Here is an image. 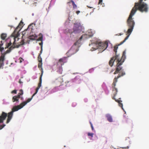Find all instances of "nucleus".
I'll list each match as a JSON object with an SVG mask.
<instances>
[{
    "mask_svg": "<svg viewBox=\"0 0 149 149\" xmlns=\"http://www.w3.org/2000/svg\"><path fill=\"white\" fill-rule=\"evenodd\" d=\"M93 35V34L91 33V34H84L83 35L79 38V39L77 42H75L74 45L76 46L79 44L81 40L83 39V38H87L91 37Z\"/></svg>",
    "mask_w": 149,
    "mask_h": 149,
    "instance_id": "nucleus-9",
    "label": "nucleus"
},
{
    "mask_svg": "<svg viewBox=\"0 0 149 149\" xmlns=\"http://www.w3.org/2000/svg\"><path fill=\"white\" fill-rule=\"evenodd\" d=\"M19 100L16 96H13L12 98V101L13 102H19Z\"/></svg>",
    "mask_w": 149,
    "mask_h": 149,
    "instance_id": "nucleus-18",
    "label": "nucleus"
},
{
    "mask_svg": "<svg viewBox=\"0 0 149 149\" xmlns=\"http://www.w3.org/2000/svg\"><path fill=\"white\" fill-rule=\"evenodd\" d=\"M39 45L41 46V47H42V44H43V42L42 41H41V42L40 43H39Z\"/></svg>",
    "mask_w": 149,
    "mask_h": 149,
    "instance_id": "nucleus-32",
    "label": "nucleus"
},
{
    "mask_svg": "<svg viewBox=\"0 0 149 149\" xmlns=\"http://www.w3.org/2000/svg\"><path fill=\"white\" fill-rule=\"evenodd\" d=\"M134 14V13L131 11L129 16L127 20V25L129 28L127 33L129 35L125 38V39L122 41L119 45L123 44L128 39L130 35L133 30V27L135 25V22L132 17Z\"/></svg>",
    "mask_w": 149,
    "mask_h": 149,
    "instance_id": "nucleus-2",
    "label": "nucleus"
},
{
    "mask_svg": "<svg viewBox=\"0 0 149 149\" xmlns=\"http://www.w3.org/2000/svg\"><path fill=\"white\" fill-rule=\"evenodd\" d=\"M41 50L40 51V54L42 53V47H41Z\"/></svg>",
    "mask_w": 149,
    "mask_h": 149,
    "instance_id": "nucleus-35",
    "label": "nucleus"
},
{
    "mask_svg": "<svg viewBox=\"0 0 149 149\" xmlns=\"http://www.w3.org/2000/svg\"><path fill=\"white\" fill-rule=\"evenodd\" d=\"M29 26L28 27H29ZM29 28H28L27 29H25L24 31L22 32V34L23 35V36L25 35V34L27 33V31L28 30Z\"/></svg>",
    "mask_w": 149,
    "mask_h": 149,
    "instance_id": "nucleus-22",
    "label": "nucleus"
},
{
    "mask_svg": "<svg viewBox=\"0 0 149 149\" xmlns=\"http://www.w3.org/2000/svg\"><path fill=\"white\" fill-rule=\"evenodd\" d=\"M22 26L19 24V25L16 28L14 32L13 33V34L14 36V37L13 39L14 40V41L13 44V46H14V47L13 46L10 47L9 49L10 50L13 49L14 48L16 47L15 46V39L16 38H17L19 34V32L20 30L21 29Z\"/></svg>",
    "mask_w": 149,
    "mask_h": 149,
    "instance_id": "nucleus-5",
    "label": "nucleus"
},
{
    "mask_svg": "<svg viewBox=\"0 0 149 149\" xmlns=\"http://www.w3.org/2000/svg\"><path fill=\"white\" fill-rule=\"evenodd\" d=\"M15 96H16L18 99H19V98H21V96H20L19 95H17Z\"/></svg>",
    "mask_w": 149,
    "mask_h": 149,
    "instance_id": "nucleus-31",
    "label": "nucleus"
},
{
    "mask_svg": "<svg viewBox=\"0 0 149 149\" xmlns=\"http://www.w3.org/2000/svg\"><path fill=\"white\" fill-rule=\"evenodd\" d=\"M89 7L90 8H92V7Z\"/></svg>",
    "mask_w": 149,
    "mask_h": 149,
    "instance_id": "nucleus-43",
    "label": "nucleus"
},
{
    "mask_svg": "<svg viewBox=\"0 0 149 149\" xmlns=\"http://www.w3.org/2000/svg\"><path fill=\"white\" fill-rule=\"evenodd\" d=\"M39 63L38 65V68H39V70L41 71V75H42L43 74V68H42V62H39Z\"/></svg>",
    "mask_w": 149,
    "mask_h": 149,
    "instance_id": "nucleus-15",
    "label": "nucleus"
},
{
    "mask_svg": "<svg viewBox=\"0 0 149 149\" xmlns=\"http://www.w3.org/2000/svg\"><path fill=\"white\" fill-rule=\"evenodd\" d=\"M106 116L107 118V120L110 122H113V119L112 116L109 114H107L106 115Z\"/></svg>",
    "mask_w": 149,
    "mask_h": 149,
    "instance_id": "nucleus-14",
    "label": "nucleus"
},
{
    "mask_svg": "<svg viewBox=\"0 0 149 149\" xmlns=\"http://www.w3.org/2000/svg\"><path fill=\"white\" fill-rule=\"evenodd\" d=\"M39 36H40V37H39L37 40V41H42L43 40V37L42 34L41 33L39 34Z\"/></svg>",
    "mask_w": 149,
    "mask_h": 149,
    "instance_id": "nucleus-20",
    "label": "nucleus"
},
{
    "mask_svg": "<svg viewBox=\"0 0 149 149\" xmlns=\"http://www.w3.org/2000/svg\"><path fill=\"white\" fill-rule=\"evenodd\" d=\"M94 134L93 133H88V135L89 136H91L92 137H93Z\"/></svg>",
    "mask_w": 149,
    "mask_h": 149,
    "instance_id": "nucleus-24",
    "label": "nucleus"
},
{
    "mask_svg": "<svg viewBox=\"0 0 149 149\" xmlns=\"http://www.w3.org/2000/svg\"><path fill=\"white\" fill-rule=\"evenodd\" d=\"M32 100V98H28L26 101L21 103L19 105L13 107L12 109V111L13 113L20 109L25 106L29 102Z\"/></svg>",
    "mask_w": 149,
    "mask_h": 149,
    "instance_id": "nucleus-6",
    "label": "nucleus"
},
{
    "mask_svg": "<svg viewBox=\"0 0 149 149\" xmlns=\"http://www.w3.org/2000/svg\"><path fill=\"white\" fill-rule=\"evenodd\" d=\"M67 57H63L60 59L56 64L57 70V72L60 74H62L63 71L62 66L67 62Z\"/></svg>",
    "mask_w": 149,
    "mask_h": 149,
    "instance_id": "nucleus-3",
    "label": "nucleus"
},
{
    "mask_svg": "<svg viewBox=\"0 0 149 149\" xmlns=\"http://www.w3.org/2000/svg\"><path fill=\"white\" fill-rule=\"evenodd\" d=\"M122 42H121L120 44H119L118 45H116L115 46H114V52H116V53L117 52V49L118 48V46H119V45L120 44V43ZM117 55L116 54V55Z\"/></svg>",
    "mask_w": 149,
    "mask_h": 149,
    "instance_id": "nucleus-21",
    "label": "nucleus"
},
{
    "mask_svg": "<svg viewBox=\"0 0 149 149\" xmlns=\"http://www.w3.org/2000/svg\"><path fill=\"white\" fill-rule=\"evenodd\" d=\"M38 60L39 62H42V59L40 56V54H39L38 57Z\"/></svg>",
    "mask_w": 149,
    "mask_h": 149,
    "instance_id": "nucleus-23",
    "label": "nucleus"
},
{
    "mask_svg": "<svg viewBox=\"0 0 149 149\" xmlns=\"http://www.w3.org/2000/svg\"><path fill=\"white\" fill-rule=\"evenodd\" d=\"M116 86V85L114 86H113V84H112V86L113 88L112 91H115V92L114 93V96L112 97V98L113 99L115 100L116 102H118V103L119 106L121 107L122 108V109H123V104L121 103L122 101L120 100L121 98H119V100H116L115 98V96L117 95L118 92L117 89L115 87Z\"/></svg>",
    "mask_w": 149,
    "mask_h": 149,
    "instance_id": "nucleus-7",
    "label": "nucleus"
},
{
    "mask_svg": "<svg viewBox=\"0 0 149 149\" xmlns=\"http://www.w3.org/2000/svg\"><path fill=\"white\" fill-rule=\"evenodd\" d=\"M21 99L22 100H23V97H21Z\"/></svg>",
    "mask_w": 149,
    "mask_h": 149,
    "instance_id": "nucleus-41",
    "label": "nucleus"
},
{
    "mask_svg": "<svg viewBox=\"0 0 149 149\" xmlns=\"http://www.w3.org/2000/svg\"><path fill=\"white\" fill-rule=\"evenodd\" d=\"M102 0H99V2L98 3L99 4H100V5H102Z\"/></svg>",
    "mask_w": 149,
    "mask_h": 149,
    "instance_id": "nucleus-30",
    "label": "nucleus"
},
{
    "mask_svg": "<svg viewBox=\"0 0 149 149\" xmlns=\"http://www.w3.org/2000/svg\"><path fill=\"white\" fill-rule=\"evenodd\" d=\"M123 34V33H119L118 34H116V35L117 36V35H118V36H120L121 35H122Z\"/></svg>",
    "mask_w": 149,
    "mask_h": 149,
    "instance_id": "nucleus-36",
    "label": "nucleus"
},
{
    "mask_svg": "<svg viewBox=\"0 0 149 149\" xmlns=\"http://www.w3.org/2000/svg\"><path fill=\"white\" fill-rule=\"evenodd\" d=\"M6 116V114L5 113L3 112L1 115L0 116V123H2L3 122V120L5 119ZM5 125H6L5 124H3L2 125H1V126H0V130L2 129L5 126Z\"/></svg>",
    "mask_w": 149,
    "mask_h": 149,
    "instance_id": "nucleus-11",
    "label": "nucleus"
},
{
    "mask_svg": "<svg viewBox=\"0 0 149 149\" xmlns=\"http://www.w3.org/2000/svg\"><path fill=\"white\" fill-rule=\"evenodd\" d=\"M95 48H94V50H92V51H93V50H95Z\"/></svg>",
    "mask_w": 149,
    "mask_h": 149,
    "instance_id": "nucleus-42",
    "label": "nucleus"
},
{
    "mask_svg": "<svg viewBox=\"0 0 149 149\" xmlns=\"http://www.w3.org/2000/svg\"><path fill=\"white\" fill-rule=\"evenodd\" d=\"M19 47V46L17 47Z\"/></svg>",
    "mask_w": 149,
    "mask_h": 149,
    "instance_id": "nucleus-44",
    "label": "nucleus"
},
{
    "mask_svg": "<svg viewBox=\"0 0 149 149\" xmlns=\"http://www.w3.org/2000/svg\"><path fill=\"white\" fill-rule=\"evenodd\" d=\"M90 124L91 125V127L92 130H94V128H93V125H92V124L91 123V122H90Z\"/></svg>",
    "mask_w": 149,
    "mask_h": 149,
    "instance_id": "nucleus-27",
    "label": "nucleus"
},
{
    "mask_svg": "<svg viewBox=\"0 0 149 149\" xmlns=\"http://www.w3.org/2000/svg\"><path fill=\"white\" fill-rule=\"evenodd\" d=\"M19 93L21 94L22 95H23V90L22 89H20L19 90Z\"/></svg>",
    "mask_w": 149,
    "mask_h": 149,
    "instance_id": "nucleus-29",
    "label": "nucleus"
},
{
    "mask_svg": "<svg viewBox=\"0 0 149 149\" xmlns=\"http://www.w3.org/2000/svg\"><path fill=\"white\" fill-rule=\"evenodd\" d=\"M6 52H5L2 53L1 55L0 56V69L3 68V66L4 65V61L5 59V55Z\"/></svg>",
    "mask_w": 149,
    "mask_h": 149,
    "instance_id": "nucleus-10",
    "label": "nucleus"
},
{
    "mask_svg": "<svg viewBox=\"0 0 149 149\" xmlns=\"http://www.w3.org/2000/svg\"><path fill=\"white\" fill-rule=\"evenodd\" d=\"M19 82L20 84L22 83L21 81H20V80H19Z\"/></svg>",
    "mask_w": 149,
    "mask_h": 149,
    "instance_id": "nucleus-40",
    "label": "nucleus"
},
{
    "mask_svg": "<svg viewBox=\"0 0 149 149\" xmlns=\"http://www.w3.org/2000/svg\"><path fill=\"white\" fill-rule=\"evenodd\" d=\"M80 13V11L79 10L76 11V13L78 15Z\"/></svg>",
    "mask_w": 149,
    "mask_h": 149,
    "instance_id": "nucleus-34",
    "label": "nucleus"
},
{
    "mask_svg": "<svg viewBox=\"0 0 149 149\" xmlns=\"http://www.w3.org/2000/svg\"><path fill=\"white\" fill-rule=\"evenodd\" d=\"M70 3H72V5L73 6V8H77V5L75 4L74 2L73 1H72V0H71L70 2H68L67 3V4H69Z\"/></svg>",
    "mask_w": 149,
    "mask_h": 149,
    "instance_id": "nucleus-17",
    "label": "nucleus"
},
{
    "mask_svg": "<svg viewBox=\"0 0 149 149\" xmlns=\"http://www.w3.org/2000/svg\"><path fill=\"white\" fill-rule=\"evenodd\" d=\"M93 44L95 45L96 47L95 48V49H102V51L104 50L107 48L108 46V42L107 41H105L104 42H100L98 43L97 41L93 42L91 43V44H89V46Z\"/></svg>",
    "mask_w": 149,
    "mask_h": 149,
    "instance_id": "nucleus-4",
    "label": "nucleus"
},
{
    "mask_svg": "<svg viewBox=\"0 0 149 149\" xmlns=\"http://www.w3.org/2000/svg\"><path fill=\"white\" fill-rule=\"evenodd\" d=\"M74 47V45L71 48V49L69 50V51H70L72 49V48H73Z\"/></svg>",
    "mask_w": 149,
    "mask_h": 149,
    "instance_id": "nucleus-37",
    "label": "nucleus"
},
{
    "mask_svg": "<svg viewBox=\"0 0 149 149\" xmlns=\"http://www.w3.org/2000/svg\"><path fill=\"white\" fill-rule=\"evenodd\" d=\"M19 62L20 63H22L24 60L21 57H20L19 58Z\"/></svg>",
    "mask_w": 149,
    "mask_h": 149,
    "instance_id": "nucleus-28",
    "label": "nucleus"
},
{
    "mask_svg": "<svg viewBox=\"0 0 149 149\" xmlns=\"http://www.w3.org/2000/svg\"><path fill=\"white\" fill-rule=\"evenodd\" d=\"M37 38V36L35 34L30 36L29 38L31 40H36Z\"/></svg>",
    "mask_w": 149,
    "mask_h": 149,
    "instance_id": "nucleus-16",
    "label": "nucleus"
},
{
    "mask_svg": "<svg viewBox=\"0 0 149 149\" xmlns=\"http://www.w3.org/2000/svg\"><path fill=\"white\" fill-rule=\"evenodd\" d=\"M7 37L6 34L5 33H2L1 35V37L2 40H4Z\"/></svg>",
    "mask_w": 149,
    "mask_h": 149,
    "instance_id": "nucleus-19",
    "label": "nucleus"
},
{
    "mask_svg": "<svg viewBox=\"0 0 149 149\" xmlns=\"http://www.w3.org/2000/svg\"><path fill=\"white\" fill-rule=\"evenodd\" d=\"M122 148H128V147L127 146V147Z\"/></svg>",
    "mask_w": 149,
    "mask_h": 149,
    "instance_id": "nucleus-38",
    "label": "nucleus"
},
{
    "mask_svg": "<svg viewBox=\"0 0 149 149\" xmlns=\"http://www.w3.org/2000/svg\"><path fill=\"white\" fill-rule=\"evenodd\" d=\"M42 75H41L40 77V81L38 83V87L36 88V92L35 93H34L32 95L31 97V98H32V99L33 97V96L37 93L38 92V90L40 88V87L41 86V84L42 82Z\"/></svg>",
    "mask_w": 149,
    "mask_h": 149,
    "instance_id": "nucleus-13",
    "label": "nucleus"
},
{
    "mask_svg": "<svg viewBox=\"0 0 149 149\" xmlns=\"http://www.w3.org/2000/svg\"><path fill=\"white\" fill-rule=\"evenodd\" d=\"M125 122L127 123H128L131 122V120L128 119H126L125 120Z\"/></svg>",
    "mask_w": 149,
    "mask_h": 149,
    "instance_id": "nucleus-25",
    "label": "nucleus"
},
{
    "mask_svg": "<svg viewBox=\"0 0 149 149\" xmlns=\"http://www.w3.org/2000/svg\"><path fill=\"white\" fill-rule=\"evenodd\" d=\"M12 44V43L11 42H10L8 44V47H9Z\"/></svg>",
    "mask_w": 149,
    "mask_h": 149,
    "instance_id": "nucleus-33",
    "label": "nucleus"
},
{
    "mask_svg": "<svg viewBox=\"0 0 149 149\" xmlns=\"http://www.w3.org/2000/svg\"><path fill=\"white\" fill-rule=\"evenodd\" d=\"M11 93H14L16 94L17 93V90H14L12 91L11 92Z\"/></svg>",
    "mask_w": 149,
    "mask_h": 149,
    "instance_id": "nucleus-26",
    "label": "nucleus"
},
{
    "mask_svg": "<svg viewBox=\"0 0 149 149\" xmlns=\"http://www.w3.org/2000/svg\"><path fill=\"white\" fill-rule=\"evenodd\" d=\"M3 112L5 113H6V115H7V116H6V118H5V119L4 120H3V121L6 119V118L8 116V118H7V120H6V123H8L10 121V120L12 119V117H13V112H12V111H11V112H10L8 113V115L7 114V113H5L4 112H2L1 115L2 114V113H3Z\"/></svg>",
    "mask_w": 149,
    "mask_h": 149,
    "instance_id": "nucleus-12",
    "label": "nucleus"
},
{
    "mask_svg": "<svg viewBox=\"0 0 149 149\" xmlns=\"http://www.w3.org/2000/svg\"><path fill=\"white\" fill-rule=\"evenodd\" d=\"M82 29V27L79 23H75L73 28V33H80Z\"/></svg>",
    "mask_w": 149,
    "mask_h": 149,
    "instance_id": "nucleus-8",
    "label": "nucleus"
},
{
    "mask_svg": "<svg viewBox=\"0 0 149 149\" xmlns=\"http://www.w3.org/2000/svg\"><path fill=\"white\" fill-rule=\"evenodd\" d=\"M18 95H19L20 96H21V95H22L21 94H20L19 93H18Z\"/></svg>",
    "mask_w": 149,
    "mask_h": 149,
    "instance_id": "nucleus-39",
    "label": "nucleus"
},
{
    "mask_svg": "<svg viewBox=\"0 0 149 149\" xmlns=\"http://www.w3.org/2000/svg\"><path fill=\"white\" fill-rule=\"evenodd\" d=\"M126 51L124 50L123 52V55L121 58H120L119 55H116L115 56L111 58L109 62V65L111 67L113 65L115 61H116V62L117 63L116 70L114 72L113 74H116L118 73V74L117 77H115L113 79V86H114L116 85V84L117 82V79L125 74L123 67L121 66V65L123 64L126 58Z\"/></svg>",
    "mask_w": 149,
    "mask_h": 149,
    "instance_id": "nucleus-1",
    "label": "nucleus"
}]
</instances>
